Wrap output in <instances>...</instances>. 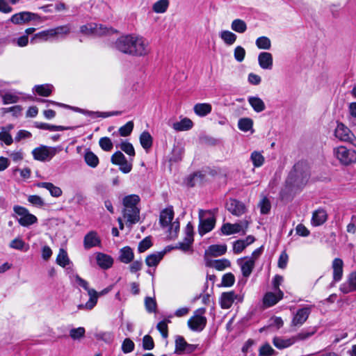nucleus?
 I'll list each match as a JSON object with an SVG mask.
<instances>
[{
    "instance_id": "obj_1",
    "label": "nucleus",
    "mask_w": 356,
    "mask_h": 356,
    "mask_svg": "<svg viewBox=\"0 0 356 356\" xmlns=\"http://www.w3.org/2000/svg\"><path fill=\"white\" fill-rule=\"evenodd\" d=\"M140 202V197L137 195H130L123 199V216L129 225L136 224L140 220V209L137 204Z\"/></svg>"
},
{
    "instance_id": "obj_2",
    "label": "nucleus",
    "mask_w": 356,
    "mask_h": 356,
    "mask_svg": "<svg viewBox=\"0 0 356 356\" xmlns=\"http://www.w3.org/2000/svg\"><path fill=\"white\" fill-rule=\"evenodd\" d=\"M75 282L76 284L83 288L87 292L88 295L89 296V300L88 302L85 304H81L78 306L79 309H88L90 310L94 308V307L97 305V300H98V293L97 292L93 289H90L88 286V282L82 279L81 277H79L78 275H75Z\"/></svg>"
},
{
    "instance_id": "obj_3",
    "label": "nucleus",
    "mask_w": 356,
    "mask_h": 356,
    "mask_svg": "<svg viewBox=\"0 0 356 356\" xmlns=\"http://www.w3.org/2000/svg\"><path fill=\"white\" fill-rule=\"evenodd\" d=\"M200 223L198 232L201 236L211 232L215 227L216 218L210 211H199Z\"/></svg>"
},
{
    "instance_id": "obj_4",
    "label": "nucleus",
    "mask_w": 356,
    "mask_h": 356,
    "mask_svg": "<svg viewBox=\"0 0 356 356\" xmlns=\"http://www.w3.org/2000/svg\"><path fill=\"white\" fill-rule=\"evenodd\" d=\"M334 156L344 165H349L356 162V151L348 149L345 146H339L333 149Z\"/></svg>"
},
{
    "instance_id": "obj_5",
    "label": "nucleus",
    "mask_w": 356,
    "mask_h": 356,
    "mask_svg": "<svg viewBox=\"0 0 356 356\" xmlns=\"http://www.w3.org/2000/svg\"><path fill=\"white\" fill-rule=\"evenodd\" d=\"M205 312V308H200L195 310L188 320V326L192 331L201 332L204 329L207 323V319L204 316Z\"/></svg>"
},
{
    "instance_id": "obj_6",
    "label": "nucleus",
    "mask_w": 356,
    "mask_h": 356,
    "mask_svg": "<svg viewBox=\"0 0 356 356\" xmlns=\"http://www.w3.org/2000/svg\"><path fill=\"white\" fill-rule=\"evenodd\" d=\"M60 151V149L56 147L47 146L41 145L32 150V155L35 160L47 162L51 159Z\"/></svg>"
},
{
    "instance_id": "obj_7",
    "label": "nucleus",
    "mask_w": 356,
    "mask_h": 356,
    "mask_svg": "<svg viewBox=\"0 0 356 356\" xmlns=\"http://www.w3.org/2000/svg\"><path fill=\"white\" fill-rule=\"evenodd\" d=\"M131 56H144L149 54L148 42L140 35L132 34Z\"/></svg>"
},
{
    "instance_id": "obj_8",
    "label": "nucleus",
    "mask_w": 356,
    "mask_h": 356,
    "mask_svg": "<svg viewBox=\"0 0 356 356\" xmlns=\"http://www.w3.org/2000/svg\"><path fill=\"white\" fill-rule=\"evenodd\" d=\"M81 32L84 34H94L97 35H103L106 34H111L114 32L112 28H108L102 24H88L81 26Z\"/></svg>"
},
{
    "instance_id": "obj_9",
    "label": "nucleus",
    "mask_w": 356,
    "mask_h": 356,
    "mask_svg": "<svg viewBox=\"0 0 356 356\" xmlns=\"http://www.w3.org/2000/svg\"><path fill=\"white\" fill-rule=\"evenodd\" d=\"M14 211L19 216L18 222L22 226H30L38 220L34 215L30 213L29 210L23 207L15 206L14 207Z\"/></svg>"
},
{
    "instance_id": "obj_10",
    "label": "nucleus",
    "mask_w": 356,
    "mask_h": 356,
    "mask_svg": "<svg viewBox=\"0 0 356 356\" xmlns=\"http://www.w3.org/2000/svg\"><path fill=\"white\" fill-rule=\"evenodd\" d=\"M311 175V168L307 161L297 162L290 171L291 178H306Z\"/></svg>"
},
{
    "instance_id": "obj_11",
    "label": "nucleus",
    "mask_w": 356,
    "mask_h": 356,
    "mask_svg": "<svg viewBox=\"0 0 356 356\" xmlns=\"http://www.w3.org/2000/svg\"><path fill=\"white\" fill-rule=\"evenodd\" d=\"M249 222L245 220L238 223H225L221 227V232L225 235H231L242 232L243 234L248 229Z\"/></svg>"
},
{
    "instance_id": "obj_12",
    "label": "nucleus",
    "mask_w": 356,
    "mask_h": 356,
    "mask_svg": "<svg viewBox=\"0 0 356 356\" xmlns=\"http://www.w3.org/2000/svg\"><path fill=\"white\" fill-rule=\"evenodd\" d=\"M132 34L118 38L114 43V48L118 51L131 56Z\"/></svg>"
},
{
    "instance_id": "obj_13",
    "label": "nucleus",
    "mask_w": 356,
    "mask_h": 356,
    "mask_svg": "<svg viewBox=\"0 0 356 356\" xmlns=\"http://www.w3.org/2000/svg\"><path fill=\"white\" fill-rule=\"evenodd\" d=\"M111 160L113 164L119 165L120 170L124 173H128L132 169L131 161H127L124 155L120 151L114 153Z\"/></svg>"
},
{
    "instance_id": "obj_14",
    "label": "nucleus",
    "mask_w": 356,
    "mask_h": 356,
    "mask_svg": "<svg viewBox=\"0 0 356 356\" xmlns=\"http://www.w3.org/2000/svg\"><path fill=\"white\" fill-rule=\"evenodd\" d=\"M243 296L236 294L234 291L224 292L220 297V305L222 309H229L234 300L241 302Z\"/></svg>"
},
{
    "instance_id": "obj_15",
    "label": "nucleus",
    "mask_w": 356,
    "mask_h": 356,
    "mask_svg": "<svg viewBox=\"0 0 356 356\" xmlns=\"http://www.w3.org/2000/svg\"><path fill=\"white\" fill-rule=\"evenodd\" d=\"M334 135L337 139L342 142H350L353 136V134L350 129L340 122H337Z\"/></svg>"
},
{
    "instance_id": "obj_16",
    "label": "nucleus",
    "mask_w": 356,
    "mask_h": 356,
    "mask_svg": "<svg viewBox=\"0 0 356 356\" xmlns=\"http://www.w3.org/2000/svg\"><path fill=\"white\" fill-rule=\"evenodd\" d=\"M186 236L181 242H179L175 248L180 249L183 252H188L191 248V245L193 242V226L188 223L185 230Z\"/></svg>"
},
{
    "instance_id": "obj_17",
    "label": "nucleus",
    "mask_w": 356,
    "mask_h": 356,
    "mask_svg": "<svg viewBox=\"0 0 356 356\" xmlns=\"http://www.w3.org/2000/svg\"><path fill=\"white\" fill-rule=\"evenodd\" d=\"M226 208L232 214L238 217L245 213L247 211L245 205L235 199H229L226 204Z\"/></svg>"
},
{
    "instance_id": "obj_18",
    "label": "nucleus",
    "mask_w": 356,
    "mask_h": 356,
    "mask_svg": "<svg viewBox=\"0 0 356 356\" xmlns=\"http://www.w3.org/2000/svg\"><path fill=\"white\" fill-rule=\"evenodd\" d=\"M38 18H39V17L35 13L23 11L13 15L10 18V22L15 24H22Z\"/></svg>"
},
{
    "instance_id": "obj_19",
    "label": "nucleus",
    "mask_w": 356,
    "mask_h": 356,
    "mask_svg": "<svg viewBox=\"0 0 356 356\" xmlns=\"http://www.w3.org/2000/svg\"><path fill=\"white\" fill-rule=\"evenodd\" d=\"M300 179H286L284 187L280 192L282 200L287 198L292 193L298 192L300 188L298 186Z\"/></svg>"
},
{
    "instance_id": "obj_20",
    "label": "nucleus",
    "mask_w": 356,
    "mask_h": 356,
    "mask_svg": "<svg viewBox=\"0 0 356 356\" xmlns=\"http://www.w3.org/2000/svg\"><path fill=\"white\" fill-rule=\"evenodd\" d=\"M101 243V238L95 231H90L83 238V247L86 250L100 246Z\"/></svg>"
},
{
    "instance_id": "obj_21",
    "label": "nucleus",
    "mask_w": 356,
    "mask_h": 356,
    "mask_svg": "<svg viewBox=\"0 0 356 356\" xmlns=\"http://www.w3.org/2000/svg\"><path fill=\"white\" fill-rule=\"evenodd\" d=\"M310 313L311 308L309 307L298 309L293 316L291 321V325L295 327L301 326L307 320Z\"/></svg>"
},
{
    "instance_id": "obj_22",
    "label": "nucleus",
    "mask_w": 356,
    "mask_h": 356,
    "mask_svg": "<svg viewBox=\"0 0 356 356\" xmlns=\"http://www.w3.org/2000/svg\"><path fill=\"white\" fill-rule=\"evenodd\" d=\"M284 293L281 290L275 292H267L263 298V303L265 307H270L275 305L283 298Z\"/></svg>"
},
{
    "instance_id": "obj_23",
    "label": "nucleus",
    "mask_w": 356,
    "mask_h": 356,
    "mask_svg": "<svg viewBox=\"0 0 356 356\" xmlns=\"http://www.w3.org/2000/svg\"><path fill=\"white\" fill-rule=\"evenodd\" d=\"M339 290L345 294L356 291V271L348 275L347 280L341 284Z\"/></svg>"
},
{
    "instance_id": "obj_24",
    "label": "nucleus",
    "mask_w": 356,
    "mask_h": 356,
    "mask_svg": "<svg viewBox=\"0 0 356 356\" xmlns=\"http://www.w3.org/2000/svg\"><path fill=\"white\" fill-rule=\"evenodd\" d=\"M332 268L333 270V281L332 285L334 282H339L343 277V261L340 258H335L332 263Z\"/></svg>"
},
{
    "instance_id": "obj_25",
    "label": "nucleus",
    "mask_w": 356,
    "mask_h": 356,
    "mask_svg": "<svg viewBox=\"0 0 356 356\" xmlns=\"http://www.w3.org/2000/svg\"><path fill=\"white\" fill-rule=\"evenodd\" d=\"M259 67L263 70H270L273 66V55L266 51H262L258 55Z\"/></svg>"
},
{
    "instance_id": "obj_26",
    "label": "nucleus",
    "mask_w": 356,
    "mask_h": 356,
    "mask_svg": "<svg viewBox=\"0 0 356 356\" xmlns=\"http://www.w3.org/2000/svg\"><path fill=\"white\" fill-rule=\"evenodd\" d=\"M174 218V211L172 207L162 210L159 216V224L162 228H167Z\"/></svg>"
},
{
    "instance_id": "obj_27",
    "label": "nucleus",
    "mask_w": 356,
    "mask_h": 356,
    "mask_svg": "<svg viewBox=\"0 0 356 356\" xmlns=\"http://www.w3.org/2000/svg\"><path fill=\"white\" fill-rule=\"evenodd\" d=\"M238 264L241 266L242 274L245 277L250 275L254 266L253 259L248 257L238 259Z\"/></svg>"
},
{
    "instance_id": "obj_28",
    "label": "nucleus",
    "mask_w": 356,
    "mask_h": 356,
    "mask_svg": "<svg viewBox=\"0 0 356 356\" xmlns=\"http://www.w3.org/2000/svg\"><path fill=\"white\" fill-rule=\"evenodd\" d=\"M195 350L194 345L188 344L181 336H177L175 339V352L183 353L184 351L191 353Z\"/></svg>"
},
{
    "instance_id": "obj_29",
    "label": "nucleus",
    "mask_w": 356,
    "mask_h": 356,
    "mask_svg": "<svg viewBox=\"0 0 356 356\" xmlns=\"http://www.w3.org/2000/svg\"><path fill=\"white\" fill-rule=\"evenodd\" d=\"M327 218V215L325 210L318 209L313 212L312 218V224L314 226H320L323 225Z\"/></svg>"
},
{
    "instance_id": "obj_30",
    "label": "nucleus",
    "mask_w": 356,
    "mask_h": 356,
    "mask_svg": "<svg viewBox=\"0 0 356 356\" xmlns=\"http://www.w3.org/2000/svg\"><path fill=\"white\" fill-rule=\"evenodd\" d=\"M97 264L104 269L111 268L113 263V258L106 254L99 252L96 257Z\"/></svg>"
},
{
    "instance_id": "obj_31",
    "label": "nucleus",
    "mask_w": 356,
    "mask_h": 356,
    "mask_svg": "<svg viewBox=\"0 0 356 356\" xmlns=\"http://www.w3.org/2000/svg\"><path fill=\"white\" fill-rule=\"evenodd\" d=\"M273 343L277 348L284 349L294 344L295 339L293 337L287 339L280 337H275L273 339Z\"/></svg>"
},
{
    "instance_id": "obj_32",
    "label": "nucleus",
    "mask_w": 356,
    "mask_h": 356,
    "mask_svg": "<svg viewBox=\"0 0 356 356\" xmlns=\"http://www.w3.org/2000/svg\"><path fill=\"white\" fill-rule=\"evenodd\" d=\"M134 254L132 249L126 246L120 250L119 259L124 264H129L134 259Z\"/></svg>"
},
{
    "instance_id": "obj_33",
    "label": "nucleus",
    "mask_w": 356,
    "mask_h": 356,
    "mask_svg": "<svg viewBox=\"0 0 356 356\" xmlns=\"http://www.w3.org/2000/svg\"><path fill=\"white\" fill-rule=\"evenodd\" d=\"M227 251V245H211L206 250V254L212 257H219L223 255Z\"/></svg>"
},
{
    "instance_id": "obj_34",
    "label": "nucleus",
    "mask_w": 356,
    "mask_h": 356,
    "mask_svg": "<svg viewBox=\"0 0 356 356\" xmlns=\"http://www.w3.org/2000/svg\"><path fill=\"white\" fill-rule=\"evenodd\" d=\"M248 102L257 113L262 112L266 109V106L264 101L258 97H249Z\"/></svg>"
},
{
    "instance_id": "obj_35",
    "label": "nucleus",
    "mask_w": 356,
    "mask_h": 356,
    "mask_svg": "<svg viewBox=\"0 0 356 356\" xmlns=\"http://www.w3.org/2000/svg\"><path fill=\"white\" fill-rule=\"evenodd\" d=\"M193 124L190 119L185 118L179 122L173 123L172 128L177 131H187L193 127Z\"/></svg>"
},
{
    "instance_id": "obj_36",
    "label": "nucleus",
    "mask_w": 356,
    "mask_h": 356,
    "mask_svg": "<svg viewBox=\"0 0 356 356\" xmlns=\"http://www.w3.org/2000/svg\"><path fill=\"white\" fill-rule=\"evenodd\" d=\"M219 36L224 43L228 46L234 44L237 39L236 35L229 31H222L220 32Z\"/></svg>"
},
{
    "instance_id": "obj_37",
    "label": "nucleus",
    "mask_w": 356,
    "mask_h": 356,
    "mask_svg": "<svg viewBox=\"0 0 356 356\" xmlns=\"http://www.w3.org/2000/svg\"><path fill=\"white\" fill-rule=\"evenodd\" d=\"M211 105L208 103H199L194 106V112L199 116H205L211 112Z\"/></svg>"
},
{
    "instance_id": "obj_38",
    "label": "nucleus",
    "mask_w": 356,
    "mask_h": 356,
    "mask_svg": "<svg viewBox=\"0 0 356 356\" xmlns=\"http://www.w3.org/2000/svg\"><path fill=\"white\" fill-rule=\"evenodd\" d=\"M207 265L208 266L212 267L218 270H223L226 268L229 267L231 265V263L228 259H218V260L209 261L207 264Z\"/></svg>"
},
{
    "instance_id": "obj_39",
    "label": "nucleus",
    "mask_w": 356,
    "mask_h": 356,
    "mask_svg": "<svg viewBox=\"0 0 356 356\" xmlns=\"http://www.w3.org/2000/svg\"><path fill=\"white\" fill-rule=\"evenodd\" d=\"M38 186L47 188L53 197H58L62 195L61 189L49 182H41Z\"/></svg>"
},
{
    "instance_id": "obj_40",
    "label": "nucleus",
    "mask_w": 356,
    "mask_h": 356,
    "mask_svg": "<svg viewBox=\"0 0 356 356\" xmlns=\"http://www.w3.org/2000/svg\"><path fill=\"white\" fill-rule=\"evenodd\" d=\"M71 25L65 24L54 28L56 39L65 38L71 32Z\"/></svg>"
},
{
    "instance_id": "obj_41",
    "label": "nucleus",
    "mask_w": 356,
    "mask_h": 356,
    "mask_svg": "<svg viewBox=\"0 0 356 356\" xmlns=\"http://www.w3.org/2000/svg\"><path fill=\"white\" fill-rule=\"evenodd\" d=\"M163 255L164 252H156L151 254L146 257L145 263L149 267L156 266L163 259Z\"/></svg>"
},
{
    "instance_id": "obj_42",
    "label": "nucleus",
    "mask_w": 356,
    "mask_h": 356,
    "mask_svg": "<svg viewBox=\"0 0 356 356\" xmlns=\"http://www.w3.org/2000/svg\"><path fill=\"white\" fill-rule=\"evenodd\" d=\"M84 160L88 165L95 168L99 164V158L90 149H87L84 154Z\"/></svg>"
},
{
    "instance_id": "obj_43",
    "label": "nucleus",
    "mask_w": 356,
    "mask_h": 356,
    "mask_svg": "<svg viewBox=\"0 0 356 356\" xmlns=\"http://www.w3.org/2000/svg\"><path fill=\"white\" fill-rule=\"evenodd\" d=\"M231 29L238 33H243L246 31L248 26L246 23L241 19H236L231 24Z\"/></svg>"
},
{
    "instance_id": "obj_44",
    "label": "nucleus",
    "mask_w": 356,
    "mask_h": 356,
    "mask_svg": "<svg viewBox=\"0 0 356 356\" xmlns=\"http://www.w3.org/2000/svg\"><path fill=\"white\" fill-rule=\"evenodd\" d=\"M169 4L168 0H159L153 4L152 10L156 13H164L167 10Z\"/></svg>"
},
{
    "instance_id": "obj_45",
    "label": "nucleus",
    "mask_w": 356,
    "mask_h": 356,
    "mask_svg": "<svg viewBox=\"0 0 356 356\" xmlns=\"http://www.w3.org/2000/svg\"><path fill=\"white\" fill-rule=\"evenodd\" d=\"M140 143L145 149L152 146V137L148 131H143L140 136Z\"/></svg>"
},
{
    "instance_id": "obj_46",
    "label": "nucleus",
    "mask_w": 356,
    "mask_h": 356,
    "mask_svg": "<svg viewBox=\"0 0 356 356\" xmlns=\"http://www.w3.org/2000/svg\"><path fill=\"white\" fill-rule=\"evenodd\" d=\"M35 89L39 95L48 97L52 92L53 86L50 84L38 85L35 86Z\"/></svg>"
},
{
    "instance_id": "obj_47",
    "label": "nucleus",
    "mask_w": 356,
    "mask_h": 356,
    "mask_svg": "<svg viewBox=\"0 0 356 356\" xmlns=\"http://www.w3.org/2000/svg\"><path fill=\"white\" fill-rule=\"evenodd\" d=\"M256 45L260 49L268 50L271 47V42L270 40L266 36L259 37L256 40Z\"/></svg>"
},
{
    "instance_id": "obj_48",
    "label": "nucleus",
    "mask_w": 356,
    "mask_h": 356,
    "mask_svg": "<svg viewBox=\"0 0 356 356\" xmlns=\"http://www.w3.org/2000/svg\"><path fill=\"white\" fill-rule=\"evenodd\" d=\"M252 126L253 121L248 118H241L238 122V129L245 132L250 131L252 128Z\"/></svg>"
},
{
    "instance_id": "obj_49",
    "label": "nucleus",
    "mask_w": 356,
    "mask_h": 356,
    "mask_svg": "<svg viewBox=\"0 0 356 356\" xmlns=\"http://www.w3.org/2000/svg\"><path fill=\"white\" fill-rule=\"evenodd\" d=\"M316 332V328L313 327L311 331L307 330H302L296 335L293 336V338L295 339V343L298 341H304L309 337H311L312 335H314Z\"/></svg>"
},
{
    "instance_id": "obj_50",
    "label": "nucleus",
    "mask_w": 356,
    "mask_h": 356,
    "mask_svg": "<svg viewBox=\"0 0 356 356\" xmlns=\"http://www.w3.org/2000/svg\"><path fill=\"white\" fill-rule=\"evenodd\" d=\"M56 263L62 266L65 267L70 263L67 254L65 250L60 249L56 258Z\"/></svg>"
},
{
    "instance_id": "obj_51",
    "label": "nucleus",
    "mask_w": 356,
    "mask_h": 356,
    "mask_svg": "<svg viewBox=\"0 0 356 356\" xmlns=\"http://www.w3.org/2000/svg\"><path fill=\"white\" fill-rule=\"evenodd\" d=\"M258 207L261 214H268L270 211L271 204L267 197H264L259 202Z\"/></svg>"
},
{
    "instance_id": "obj_52",
    "label": "nucleus",
    "mask_w": 356,
    "mask_h": 356,
    "mask_svg": "<svg viewBox=\"0 0 356 356\" xmlns=\"http://www.w3.org/2000/svg\"><path fill=\"white\" fill-rule=\"evenodd\" d=\"M250 159L255 167H260L264 164V157L259 152L254 151L251 154Z\"/></svg>"
},
{
    "instance_id": "obj_53",
    "label": "nucleus",
    "mask_w": 356,
    "mask_h": 356,
    "mask_svg": "<svg viewBox=\"0 0 356 356\" xmlns=\"http://www.w3.org/2000/svg\"><path fill=\"white\" fill-rule=\"evenodd\" d=\"M216 172L213 170H210L209 168H206L202 170L195 172L191 178H203L207 176H216Z\"/></svg>"
},
{
    "instance_id": "obj_54",
    "label": "nucleus",
    "mask_w": 356,
    "mask_h": 356,
    "mask_svg": "<svg viewBox=\"0 0 356 356\" xmlns=\"http://www.w3.org/2000/svg\"><path fill=\"white\" fill-rule=\"evenodd\" d=\"M85 328L83 327H79L77 328H73L70 331V337L73 340H79L84 337L85 336Z\"/></svg>"
},
{
    "instance_id": "obj_55",
    "label": "nucleus",
    "mask_w": 356,
    "mask_h": 356,
    "mask_svg": "<svg viewBox=\"0 0 356 356\" xmlns=\"http://www.w3.org/2000/svg\"><path fill=\"white\" fill-rule=\"evenodd\" d=\"M134 129V122L132 121H129L124 125L120 127L118 129L119 134L121 136L126 137L129 136Z\"/></svg>"
},
{
    "instance_id": "obj_56",
    "label": "nucleus",
    "mask_w": 356,
    "mask_h": 356,
    "mask_svg": "<svg viewBox=\"0 0 356 356\" xmlns=\"http://www.w3.org/2000/svg\"><path fill=\"white\" fill-rule=\"evenodd\" d=\"M99 144L100 147L106 152L111 151L113 147V143L108 137L101 138L99 139Z\"/></svg>"
},
{
    "instance_id": "obj_57",
    "label": "nucleus",
    "mask_w": 356,
    "mask_h": 356,
    "mask_svg": "<svg viewBox=\"0 0 356 356\" xmlns=\"http://www.w3.org/2000/svg\"><path fill=\"white\" fill-rule=\"evenodd\" d=\"M234 275L232 273H227L222 276L221 285L225 287H230L234 284Z\"/></svg>"
},
{
    "instance_id": "obj_58",
    "label": "nucleus",
    "mask_w": 356,
    "mask_h": 356,
    "mask_svg": "<svg viewBox=\"0 0 356 356\" xmlns=\"http://www.w3.org/2000/svg\"><path fill=\"white\" fill-rule=\"evenodd\" d=\"M275 353L274 349L270 346L269 343H265L262 345L259 350V356H271Z\"/></svg>"
},
{
    "instance_id": "obj_59",
    "label": "nucleus",
    "mask_w": 356,
    "mask_h": 356,
    "mask_svg": "<svg viewBox=\"0 0 356 356\" xmlns=\"http://www.w3.org/2000/svg\"><path fill=\"white\" fill-rule=\"evenodd\" d=\"M120 149L130 156H135V150L131 143L124 141L120 145Z\"/></svg>"
},
{
    "instance_id": "obj_60",
    "label": "nucleus",
    "mask_w": 356,
    "mask_h": 356,
    "mask_svg": "<svg viewBox=\"0 0 356 356\" xmlns=\"http://www.w3.org/2000/svg\"><path fill=\"white\" fill-rule=\"evenodd\" d=\"M28 201L33 206L39 208H41L44 205V200L38 195H29L28 197Z\"/></svg>"
},
{
    "instance_id": "obj_61",
    "label": "nucleus",
    "mask_w": 356,
    "mask_h": 356,
    "mask_svg": "<svg viewBox=\"0 0 356 356\" xmlns=\"http://www.w3.org/2000/svg\"><path fill=\"white\" fill-rule=\"evenodd\" d=\"M134 343L130 339H125L122 345V350L124 353H129L134 349Z\"/></svg>"
},
{
    "instance_id": "obj_62",
    "label": "nucleus",
    "mask_w": 356,
    "mask_h": 356,
    "mask_svg": "<svg viewBox=\"0 0 356 356\" xmlns=\"http://www.w3.org/2000/svg\"><path fill=\"white\" fill-rule=\"evenodd\" d=\"M234 56L238 62H242L245 56V49L241 46H237L234 49Z\"/></svg>"
},
{
    "instance_id": "obj_63",
    "label": "nucleus",
    "mask_w": 356,
    "mask_h": 356,
    "mask_svg": "<svg viewBox=\"0 0 356 356\" xmlns=\"http://www.w3.org/2000/svg\"><path fill=\"white\" fill-rule=\"evenodd\" d=\"M145 305L148 312L152 313L156 312V302L154 299L147 297L145 300Z\"/></svg>"
},
{
    "instance_id": "obj_64",
    "label": "nucleus",
    "mask_w": 356,
    "mask_h": 356,
    "mask_svg": "<svg viewBox=\"0 0 356 356\" xmlns=\"http://www.w3.org/2000/svg\"><path fill=\"white\" fill-rule=\"evenodd\" d=\"M143 347L145 350H152L154 347L153 339L151 336L147 334L143 339Z\"/></svg>"
}]
</instances>
